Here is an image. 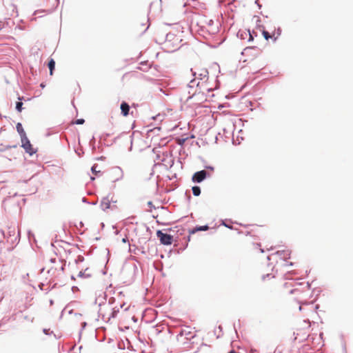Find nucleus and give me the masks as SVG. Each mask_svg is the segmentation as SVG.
Segmentation results:
<instances>
[{"label": "nucleus", "instance_id": "9", "mask_svg": "<svg viewBox=\"0 0 353 353\" xmlns=\"http://www.w3.org/2000/svg\"><path fill=\"white\" fill-rule=\"evenodd\" d=\"M101 206L103 210H106L110 208V201L108 198H104L101 201Z\"/></svg>", "mask_w": 353, "mask_h": 353}, {"label": "nucleus", "instance_id": "1", "mask_svg": "<svg viewBox=\"0 0 353 353\" xmlns=\"http://www.w3.org/2000/svg\"><path fill=\"white\" fill-rule=\"evenodd\" d=\"M196 337L195 332H194L190 327H185L183 328L179 334L177 336V341L181 344L185 345L188 341H191Z\"/></svg>", "mask_w": 353, "mask_h": 353}, {"label": "nucleus", "instance_id": "14", "mask_svg": "<svg viewBox=\"0 0 353 353\" xmlns=\"http://www.w3.org/2000/svg\"><path fill=\"white\" fill-rule=\"evenodd\" d=\"M277 254H279L280 256H283V257H290V253L288 250L287 251L283 250V251H278Z\"/></svg>", "mask_w": 353, "mask_h": 353}, {"label": "nucleus", "instance_id": "6", "mask_svg": "<svg viewBox=\"0 0 353 353\" xmlns=\"http://www.w3.org/2000/svg\"><path fill=\"white\" fill-rule=\"evenodd\" d=\"M262 33H263V35L264 38L266 40L272 39L274 41H276L277 39V38L281 34V30H280L279 28L277 30V31L273 30L271 32H269V31H267V30H263Z\"/></svg>", "mask_w": 353, "mask_h": 353}, {"label": "nucleus", "instance_id": "17", "mask_svg": "<svg viewBox=\"0 0 353 353\" xmlns=\"http://www.w3.org/2000/svg\"><path fill=\"white\" fill-rule=\"evenodd\" d=\"M118 312H119L118 310H116L113 309V310L111 313V315L107 318V321H109L110 320V318H115Z\"/></svg>", "mask_w": 353, "mask_h": 353}, {"label": "nucleus", "instance_id": "15", "mask_svg": "<svg viewBox=\"0 0 353 353\" xmlns=\"http://www.w3.org/2000/svg\"><path fill=\"white\" fill-rule=\"evenodd\" d=\"M92 172L94 175H97L98 173L101 172V170L98 169V165L97 164H94L92 168Z\"/></svg>", "mask_w": 353, "mask_h": 353}, {"label": "nucleus", "instance_id": "11", "mask_svg": "<svg viewBox=\"0 0 353 353\" xmlns=\"http://www.w3.org/2000/svg\"><path fill=\"white\" fill-rule=\"evenodd\" d=\"M54 67H55V61L53 59H50L49 61V63H48V68L50 69V75H52Z\"/></svg>", "mask_w": 353, "mask_h": 353}, {"label": "nucleus", "instance_id": "12", "mask_svg": "<svg viewBox=\"0 0 353 353\" xmlns=\"http://www.w3.org/2000/svg\"><path fill=\"white\" fill-rule=\"evenodd\" d=\"M90 276V272L88 268L85 269L83 272H80L79 273V276L80 277H89Z\"/></svg>", "mask_w": 353, "mask_h": 353}, {"label": "nucleus", "instance_id": "19", "mask_svg": "<svg viewBox=\"0 0 353 353\" xmlns=\"http://www.w3.org/2000/svg\"><path fill=\"white\" fill-rule=\"evenodd\" d=\"M84 122H85L84 119H79L75 121L74 123L78 124V125H81V124H83Z\"/></svg>", "mask_w": 353, "mask_h": 353}, {"label": "nucleus", "instance_id": "16", "mask_svg": "<svg viewBox=\"0 0 353 353\" xmlns=\"http://www.w3.org/2000/svg\"><path fill=\"white\" fill-rule=\"evenodd\" d=\"M208 229H209V227L208 225L200 226V227L196 228L193 230V232H196V231H206Z\"/></svg>", "mask_w": 353, "mask_h": 353}, {"label": "nucleus", "instance_id": "7", "mask_svg": "<svg viewBox=\"0 0 353 353\" xmlns=\"http://www.w3.org/2000/svg\"><path fill=\"white\" fill-rule=\"evenodd\" d=\"M207 176V172L205 170H201L194 174L192 181L196 183H201Z\"/></svg>", "mask_w": 353, "mask_h": 353}, {"label": "nucleus", "instance_id": "8", "mask_svg": "<svg viewBox=\"0 0 353 353\" xmlns=\"http://www.w3.org/2000/svg\"><path fill=\"white\" fill-rule=\"evenodd\" d=\"M121 114L124 117H127L129 114V111H130L129 105L125 101L122 102L121 104Z\"/></svg>", "mask_w": 353, "mask_h": 353}, {"label": "nucleus", "instance_id": "20", "mask_svg": "<svg viewBox=\"0 0 353 353\" xmlns=\"http://www.w3.org/2000/svg\"><path fill=\"white\" fill-rule=\"evenodd\" d=\"M267 276V277L270 276L271 278H274V276H273V275H270V274H267V276Z\"/></svg>", "mask_w": 353, "mask_h": 353}, {"label": "nucleus", "instance_id": "13", "mask_svg": "<svg viewBox=\"0 0 353 353\" xmlns=\"http://www.w3.org/2000/svg\"><path fill=\"white\" fill-rule=\"evenodd\" d=\"M192 193L194 196H199L201 194V189L199 186L192 187Z\"/></svg>", "mask_w": 353, "mask_h": 353}, {"label": "nucleus", "instance_id": "5", "mask_svg": "<svg viewBox=\"0 0 353 353\" xmlns=\"http://www.w3.org/2000/svg\"><path fill=\"white\" fill-rule=\"evenodd\" d=\"M21 140L22 143L21 146L24 148L26 152L29 153L30 154H32L35 152L27 136L21 138Z\"/></svg>", "mask_w": 353, "mask_h": 353}, {"label": "nucleus", "instance_id": "2", "mask_svg": "<svg viewBox=\"0 0 353 353\" xmlns=\"http://www.w3.org/2000/svg\"><path fill=\"white\" fill-rule=\"evenodd\" d=\"M157 236L159 239L161 243L163 245H171L172 243L173 236L170 234L163 233L161 230L157 232Z\"/></svg>", "mask_w": 353, "mask_h": 353}, {"label": "nucleus", "instance_id": "3", "mask_svg": "<svg viewBox=\"0 0 353 353\" xmlns=\"http://www.w3.org/2000/svg\"><path fill=\"white\" fill-rule=\"evenodd\" d=\"M297 285L298 283L296 282L291 279L284 283L283 288L286 292H288L289 294H294L296 292H300V290L298 288H294Z\"/></svg>", "mask_w": 353, "mask_h": 353}, {"label": "nucleus", "instance_id": "18", "mask_svg": "<svg viewBox=\"0 0 353 353\" xmlns=\"http://www.w3.org/2000/svg\"><path fill=\"white\" fill-rule=\"evenodd\" d=\"M23 103L21 101H18L16 103V109L18 112H21L22 110Z\"/></svg>", "mask_w": 353, "mask_h": 353}, {"label": "nucleus", "instance_id": "4", "mask_svg": "<svg viewBox=\"0 0 353 353\" xmlns=\"http://www.w3.org/2000/svg\"><path fill=\"white\" fill-rule=\"evenodd\" d=\"M181 41V37L176 35L172 32H168L166 35L165 41L167 43H172L173 46H178Z\"/></svg>", "mask_w": 353, "mask_h": 353}, {"label": "nucleus", "instance_id": "10", "mask_svg": "<svg viewBox=\"0 0 353 353\" xmlns=\"http://www.w3.org/2000/svg\"><path fill=\"white\" fill-rule=\"evenodd\" d=\"M16 128H17V130L18 133L20 134L21 139L26 137V134L21 123H18L17 124Z\"/></svg>", "mask_w": 353, "mask_h": 353}]
</instances>
